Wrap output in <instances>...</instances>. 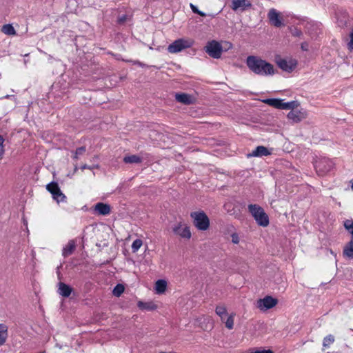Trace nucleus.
Segmentation results:
<instances>
[{
  "label": "nucleus",
  "mask_w": 353,
  "mask_h": 353,
  "mask_svg": "<svg viewBox=\"0 0 353 353\" xmlns=\"http://www.w3.org/2000/svg\"><path fill=\"white\" fill-rule=\"evenodd\" d=\"M245 63L251 72L259 76H272L276 72V70L274 69L272 63L258 56H248L246 58Z\"/></svg>",
  "instance_id": "obj_1"
},
{
  "label": "nucleus",
  "mask_w": 353,
  "mask_h": 353,
  "mask_svg": "<svg viewBox=\"0 0 353 353\" xmlns=\"http://www.w3.org/2000/svg\"><path fill=\"white\" fill-rule=\"evenodd\" d=\"M248 208L259 225L266 227L269 225V217L261 206L256 204H250Z\"/></svg>",
  "instance_id": "obj_2"
},
{
  "label": "nucleus",
  "mask_w": 353,
  "mask_h": 353,
  "mask_svg": "<svg viewBox=\"0 0 353 353\" xmlns=\"http://www.w3.org/2000/svg\"><path fill=\"white\" fill-rule=\"evenodd\" d=\"M314 168L319 176H325L330 173L334 168L333 161L327 157H320L316 160Z\"/></svg>",
  "instance_id": "obj_3"
},
{
  "label": "nucleus",
  "mask_w": 353,
  "mask_h": 353,
  "mask_svg": "<svg viewBox=\"0 0 353 353\" xmlns=\"http://www.w3.org/2000/svg\"><path fill=\"white\" fill-rule=\"evenodd\" d=\"M191 218L195 227L202 231L208 230L210 227V220L203 211L192 212L190 213Z\"/></svg>",
  "instance_id": "obj_4"
},
{
  "label": "nucleus",
  "mask_w": 353,
  "mask_h": 353,
  "mask_svg": "<svg viewBox=\"0 0 353 353\" xmlns=\"http://www.w3.org/2000/svg\"><path fill=\"white\" fill-rule=\"evenodd\" d=\"M194 43V40L190 39H178L168 46V51L172 54L178 53L185 49L191 48Z\"/></svg>",
  "instance_id": "obj_5"
},
{
  "label": "nucleus",
  "mask_w": 353,
  "mask_h": 353,
  "mask_svg": "<svg viewBox=\"0 0 353 353\" xmlns=\"http://www.w3.org/2000/svg\"><path fill=\"white\" fill-rule=\"evenodd\" d=\"M47 190L50 192L54 200L57 203H66L67 197L61 190L58 183L54 181H52L46 185Z\"/></svg>",
  "instance_id": "obj_6"
},
{
  "label": "nucleus",
  "mask_w": 353,
  "mask_h": 353,
  "mask_svg": "<svg viewBox=\"0 0 353 353\" xmlns=\"http://www.w3.org/2000/svg\"><path fill=\"white\" fill-rule=\"evenodd\" d=\"M205 48V52L214 59L220 58L223 52L222 46L214 40L209 41Z\"/></svg>",
  "instance_id": "obj_7"
},
{
  "label": "nucleus",
  "mask_w": 353,
  "mask_h": 353,
  "mask_svg": "<svg viewBox=\"0 0 353 353\" xmlns=\"http://www.w3.org/2000/svg\"><path fill=\"white\" fill-rule=\"evenodd\" d=\"M278 303V299L271 296H265L256 302V307L261 311H266L274 307Z\"/></svg>",
  "instance_id": "obj_8"
},
{
  "label": "nucleus",
  "mask_w": 353,
  "mask_h": 353,
  "mask_svg": "<svg viewBox=\"0 0 353 353\" xmlns=\"http://www.w3.org/2000/svg\"><path fill=\"white\" fill-rule=\"evenodd\" d=\"M252 3L248 0H231L230 8L234 11H245L252 7Z\"/></svg>",
  "instance_id": "obj_9"
},
{
  "label": "nucleus",
  "mask_w": 353,
  "mask_h": 353,
  "mask_svg": "<svg viewBox=\"0 0 353 353\" xmlns=\"http://www.w3.org/2000/svg\"><path fill=\"white\" fill-rule=\"evenodd\" d=\"M172 230L174 234L179 235L182 238L189 239L191 237L190 228L186 225L183 227L181 223H179L177 225H174L172 228Z\"/></svg>",
  "instance_id": "obj_10"
},
{
  "label": "nucleus",
  "mask_w": 353,
  "mask_h": 353,
  "mask_svg": "<svg viewBox=\"0 0 353 353\" xmlns=\"http://www.w3.org/2000/svg\"><path fill=\"white\" fill-rule=\"evenodd\" d=\"M268 17L272 25L275 27H281L283 25L282 19L279 17V13L276 9L272 8L269 10Z\"/></svg>",
  "instance_id": "obj_11"
},
{
  "label": "nucleus",
  "mask_w": 353,
  "mask_h": 353,
  "mask_svg": "<svg viewBox=\"0 0 353 353\" xmlns=\"http://www.w3.org/2000/svg\"><path fill=\"white\" fill-rule=\"evenodd\" d=\"M175 99L176 101L185 105L192 104L194 101V99L192 95L183 92L176 93Z\"/></svg>",
  "instance_id": "obj_12"
},
{
  "label": "nucleus",
  "mask_w": 353,
  "mask_h": 353,
  "mask_svg": "<svg viewBox=\"0 0 353 353\" xmlns=\"http://www.w3.org/2000/svg\"><path fill=\"white\" fill-rule=\"evenodd\" d=\"M278 66L283 71L290 72L296 67V63L292 61H288L285 59H280L276 61Z\"/></svg>",
  "instance_id": "obj_13"
},
{
  "label": "nucleus",
  "mask_w": 353,
  "mask_h": 353,
  "mask_svg": "<svg viewBox=\"0 0 353 353\" xmlns=\"http://www.w3.org/2000/svg\"><path fill=\"white\" fill-rule=\"evenodd\" d=\"M94 210L100 215H108L111 212L110 205L104 203H97L94 205Z\"/></svg>",
  "instance_id": "obj_14"
},
{
  "label": "nucleus",
  "mask_w": 353,
  "mask_h": 353,
  "mask_svg": "<svg viewBox=\"0 0 353 353\" xmlns=\"http://www.w3.org/2000/svg\"><path fill=\"white\" fill-rule=\"evenodd\" d=\"M72 292V288L70 285L63 282L59 283L58 293L60 295H61L63 297L68 298L70 296Z\"/></svg>",
  "instance_id": "obj_15"
},
{
  "label": "nucleus",
  "mask_w": 353,
  "mask_h": 353,
  "mask_svg": "<svg viewBox=\"0 0 353 353\" xmlns=\"http://www.w3.org/2000/svg\"><path fill=\"white\" fill-rule=\"evenodd\" d=\"M270 154L268 148L263 145L257 146L252 153L250 154L251 157H261L263 156H268Z\"/></svg>",
  "instance_id": "obj_16"
},
{
  "label": "nucleus",
  "mask_w": 353,
  "mask_h": 353,
  "mask_svg": "<svg viewBox=\"0 0 353 353\" xmlns=\"http://www.w3.org/2000/svg\"><path fill=\"white\" fill-rule=\"evenodd\" d=\"M75 250V242L70 240L63 249L62 254L64 257H67L72 254Z\"/></svg>",
  "instance_id": "obj_17"
},
{
  "label": "nucleus",
  "mask_w": 353,
  "mask_h": 353,
  "mask_svg": "<svg viewBox=\"0 0 353 353\" xmlns=\"http://www.w3.org/2000/svg\"><path fill=\"white\" fill-rule=\"evenodd\" d=\"M263 102L275 108L281 109L282 99H266L263 100Z\"/></svg>",
  "instance_id": "obj_18"
},
{
  "label": "nucleus",
  "mask_w": 353,
  "mask_h": 353,
  "mask_svg": "<svg viewBox=\"0 0 353 353\" xmlns=\"http://www.w3.org/2000/svg\"><path fill=\"white\" fill-rule=\"evenodd\" d=\"M137 305L141 310H144L147 311H152L156 310L157 307V305L152 302L139 301Z\"/></svg>",
  "instance_id": "obj_19"
},
{
  "label": "nucleus",
  "mask_w": 353,
  "mask_h": 353,
  "mask_svg": "<svg viewBox=\"0 0 353 353\" xmlns=\"http://www.w3.org/2000/svg\"><path fill=\"white\" fill-rule=\"evenodd\" d=\"M8 337V327L2 323H0V345H3Z\"/></svg>",
  "instance_id": "obj_20"
},
{
  "label": "nucleus",
  "mask_w": 353,
  "mask_h": 353,
  "mask_svg": "<svg viewBox=\"0 0 353 353\" xmlns=\"http://www.w3.org/2000/svg\"><path fill=\"white\" fill-rule=\"evenodd\" d=\"M167 288V282L165 280L159 279L155 283V290L157 294L163 293Z\"/></svg>",
  "instance_id": "obj_21"
},
{
  "label": "nucleus",
  "mask_w": 353,
  "mask_h": 353,
  "mask_svg": "<svg viewBox=\"0 0 353 353\" xmlns=\"http://www.w3.org/2000/svg\"><path fill=\"white\" fill-rule=\"evenodd\" d=\"M123 161L125 163H140L142 161V159L138 155L133 154L124 157Z\"/></svg>",
  "instance_id": "obj_22"
},
{
  "label": "nucleus",
  "mask_w": 353,
  "mask_h": 353,
  "mask_svg": "<svg viewBox=\"0 0 353 353\" xmlns=\"http://www.w3.org/2000/svg\"><path fill=\"white\" fill-rule=\"evenodd\" d=\"M299 106V103L296 101H292L289 102H284L282 99L281 109V110H293Z\"/></svg>",
  "instance_id": "obj_23"
},
{
  "label": "nucleus",
  "mask_w": 353,
  "mask_h": 353,
  "mask_svg": "<svg viewBox=\"0 0 353 353\" xmlns=\"http://www.w3.org/2000/svg\"><path fill=\"white\" fill-rule=\"evenodd\" d=\"M216 314L220 316L221 321H225L228 313L226 307L224 305H218L215 310Z\"/></svg>",
  "instance_id": "obj_24"
},
{
  "label": "nucleus",
  "mask_w": 353,
  "mask_h": 353,
  "mask_svg": "<svg viewBox=\"0 0 353 353\" xmlns=\"http://www.w3.org/2000/svg\"><path fill=\"white\" fill-rule=\"evenodd\" d=\"M343 255L348 259H353V245L348 243L343 249Z\"/></svg>",
  "instance_id": "obj_25"
},
{
  "label": "nucleus",
  "mask_w": 353,
  "mask_h": 353,
  "mask_svg": "<svg viewBox=\"0 0 353 353\" xmlns=\"http://www.w3.org/2000/svg\"><path fill=\"white\" fill-rule=\"evenodd\" d=\"M1 31L7 35H15L16 31L11 24H6L2 26Z\"/></svg>",
  "instance_id": "obj_26"
},
{
  "label": "nucleus",
  "mask_w": 353,
  "mask_h": 353,
  "mask_svg": "<svg viewBox=\"0 0 353 353\" xmlns=\"http://www.w3.org/2000/svg\"><path fill=\"white\" fill-rule=\"evenodd\" d=\"M288 118L290 120H292L294 122H299L301 120V117L300 116V112L297 111L291 110L288 114Z\"/></svg>",
  "instance_id": "obj_27"
},
{
  "label": "nucleus",
  "mask_w": 353,
  "mask_h": 353,
  "mask_svg": "<svg viewBox=\"0 0 353 353\" xmlns=\"http://www.w3.org/2000/svg\"><path fill=\"white\" fill-rule=\"evenodd\" d=\"M124 286L122 284H117L114 288L112 293L115 296L119 297L124 292Z\"/></svg>",
  "instance_id": "obj_28"
},
{
  "label": "nucleus",
  "mask_w": 353,
  "mask_h": 353,
  "mask_svg": "<svg viewBox=\"0 0 353 353\" xmlns=\"http://www.w3.org/2000/svg\"><path fill=\"white\" fill-rule=\"evenodd\" d=\"M334 341V336L330 334V335H327L326 336L324 339H323V345L325 347H328L332 343H333Z\"/></svg>",
  "instance_id": "obj_29"
},
{
  "label": "nucleus",
  "mask_w": 353,
  "mask_h": 353,
  "mask_svg": "<svg viewBox=\"0 0 353 353\" xmlns=\"http://www.w3.org/2000/svg\"><path fill=\"white\" fill-rule=\"evenodd\" d=\"M343 225L345 228L350 233L351 236L353 235V220H345L344 221Z\"/></svg>",
  "instance_id": "obj_30"
},
{
  "label": "nucleus",
  "mask_w": 353,
  "mask_h": 353,
  "mask_svg": "<svg viewBox=\"0 0 353 353\" xmlns=\"http://www.w3.org/2000/svg\"><path fill=\"white\" fill-rule=\"evenodd\" d=\"M143 242L141 239H136L132 244V250L133 252H136L141 247Z\"/></svg>",
  "instance_id": "obj_31"
},
{
  "label": "nucleus",
  "mask_w": 353,
  "mask_h": 353,
  "mask_svg": "<svg viewBox=\"0 0 353 353\" xmlns=\"http://www.w3.org/2000/svg\"><path fill=\"white\" fill-rule=\"evenodd\" d=\"M225 320H226L225 322L226 327L228 328L229 330L232 329L234 325L233 316L230 315L229 316H227Z\"/></svg>",
  "instance_id": "obj_32"
},
{
  "label": "nucleus",
  "mask_w": 353,
  "mask_h": 353,
  "mask_svg": "<svg viewBox=\"0 0 353 353\" xmlns=\"http://www.w3.org/2000/svg\"><path fill=\"white\" fill-rule=\"evenodd\" d=\"M86 150V148L85 146H81V147H79L78 148L76 151H75V154L73 157V159L77 160L78 159V157L79 155H82Z\"/></svg>",
  "instance_id": "obj_33"
},
{
  "label": "nucleus",
  "mask_w": 353,
  "mask_h": 353,
  "mask_svg": "<svg viewBox=\"0 0 353 353\" xmlns=\"http://www.w3.org/2000/svg\"><path fill=\"white\" fill-rule=\"evenodd\" d=\"M191 9H192V11L195 13V14H198L199 15L201 16V17H205V13L202 12V11H200L197 6L192 4V3H190V5Z\"/></svg>",
  "instance_id": "obj_34"
},
{
  "label": "nucleus",
  "mask_w": 353,
  "mask_h": 353,
  "mask_svg": "<svg viewBox=\"0 0 353 353\" xmlns=\"http://www.w3.org/2000/svg\"><path fill=\"white\" fill-rule=\"evenodd\" d=\"M3 143H4V139H3V136H1L0 134V158H1L3 157V155L5 152Z\"/></svg>",
  "instance_id": "obj_35"
},
{
  "label": "nucleus",
  "mask_w": 353,
  "mask_h": 353,
  "mask_svg": "<svg viewBox=\"0 0 353 353\" xmlns=\"http://www.w3.org/2000/svg\"><path fill=\"white\" fill-rule=\"evenodd\" d=\"M99 168V165L98 164H96V165H88L87 164H84L81 167V169L82 170H85V169H88V170H92L94 169H98Z\"/></svg>",
  "instance_id": "obj_36"
},
{
  "label": "nucleus",
  "mask_w": 353,
  "mask_h": 353,
  "mask_svg": "<svg viewBox=\"0 0 353 353\" xmlns=\"http://www.w3.org/2000/svg\"><path fill=\"white\" fill-rule=\"evenodd\" d=\"M128 19V16L126 14H122L118 17L117 21L119 24L124 23Z\"/></svg>",
  "instance_id": "obj_37"
},
{
  "label": "nucleus",
  "mask_w": 353,
  "mask_h": 353,
  "mask_svg": "<svg viewBox=\"0 0 353 353\" xmlns=\"http://www.w3.org/2000/svg\"><path fill=\"white\" fill-rule=\"evenodd\" d=\"M231 237H232V242L234 244H237L239 243V236L236 233H233L232 235H231Z\"/></svg>",
  "instance_id": "obj_38"
},
{
  "label": "nucleus",
  "mask_w": 353,
  "mask_h": 353,
  "mask_svg": "<svg viewBox=\"0 0 353 353\" xmlns=\"http://www.w3.org/2000/svg\"><path fill=\"white\" fill-rule=\"evenodd\" d=\"M250 353H274L271 350H256Z\"/></svg>",
  "instance_id": "obj_39"
},
{
  "label": "nucleus",
  "mask_w": 353,
  "mask_h": 353,
  "mask_svg": "<svg viewBox=\"0 0 353 353\" xmlns=\"http://www.w3.org/2000/svg\"><path fill=\"white\" fill-rule=\"evenodd\" d=\"M350 41L348 43L349 48L353 50V29L350 34Z\"/></svg>",
  "instance_id": "obj_40"
},
{
  "label": "nucleus",
  "mask_w": 353,
  "mask_h": 353,
  "mask_svg": "<svg viewBox=\"0 0 353 353\" xmlns=\"http://www.w3.org/2000/svg\"><path fill=\"white\" fill-rule=\"evenodd\" d=\"M292 34L294 36L300 37L302 34V32L301 30L296 29Z\"/></svg>",
  "instance_id": "obj_41"
},
{
  "label": "nucleus",
  "mask_w": 353,
  "mask_h": 353,
  "mask_svg": "<svg viewBox=\"0 0 353 353\" xmlns=\"http://www.w3.org/2000/svg\"><path fill=\"white\" fill-rule=\"evenodd\" d=\"M307 46H308V45H307V43H305H305H301V49H302L303 50H304V51L307 50Z\"/></svg>",
  "instance_id": "obj_42"
},
{
  "label": "nucleus",
  "mask_w": 353,
  "mask_h": 353,
  "mask_svg": "<svg viewBox=\"0 0 353 353\" xmlns=\"http://www.w3.org/2000/svg\"><path fill=\"white\" fill-rule=\"evenodd\" d=\"M11 97H12L11 95H8V94H7V95L4 96L3 97H2V99H9V98H10Z\"/></svg>",
  "instance_id": "obj_43"
},
{
  "label": "nucleus",
  "mask_w": 353,
  "mask_h": 353,
  "mask_svg": "<svg viewBox=\"0 0 353 353\" xmlns=\"http://www.w3.org/2000/svg\"><path fill=\"white\" fill-rule=\"evenodd\" d=\"M349 243H350L352 245H353V235L351 236V240Z\"/></svg>",
  "instance_id": "obj_44"
},
{
  "label": "nucleus",
  "mask_w": 353,
  "mask_h": 353,
  "mask_svg": "<svg viewBox=\"0 0 353 353\" xmlns=\"http://www.w3.org/2000/svg\"><path fill=\"white\" fill-rule=\"evenodd\" d=\"M351 188L353 190V179L351 181Z\"/></svg>",
  "instance_id": "obj_45"
},
{
  "label": "nucleus",
  "mask_w": 353,
  "mask_h": 353,
  "mask_svg": "<svg viewBox=\"0 0 353 353\" xmlns=\"http://www.w3.org/2000/svg\"><path fill=\"white\" fill-rule=\"evenodd\" d=\"M77 170H78V168H77V165H75V166H74V172H77Z\"/></svg>",
  "instance_id": "obj_46"
}]
</instances>
